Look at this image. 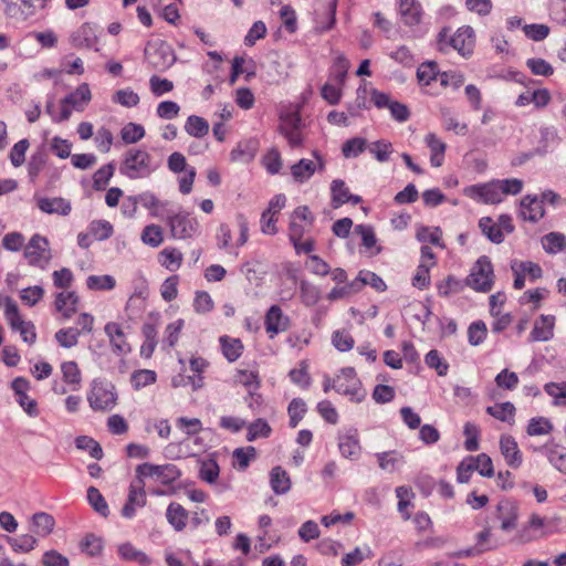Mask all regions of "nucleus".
Wrapping results in <instances>:
<instances>
[{
  "label": "nucleus",
  "instance_id": "1",
  "mask_svg": "<svg viewBox=\"0 0 566 566\" xmlns=\"http://www.w3.org/2000/svg\"><path fill=\"white\" fill-rule=\"evenodd\" d=\"M523 189V181L517 178L494 179L485 184L467 187L463 192L467 197L486 205H496L509 195H518Z\"/></svg>",
  "mask_w": 566,
  "mask_h": 566
},
{
  "label": "nucleus",
  "instance_id": "2",
  "mask_svg": "<svg viewBox=\"0 0 566 566\" xmlns=\"http://www.w3.org/2000/svg\"><path fill=\"white\" fill-rule=\"evenodd\" d=\"M158 168L151 155L139 148H129L125 151L119 166V172L129 179L148 178Z\"/></svg>",
  "mask_w": 566,
  "mask_h": 566
},
{
  "label": "nucleus",
  "instance_id": "3",
  "mask_svg": "<svg viewBox=\"0 0 566 566\" xmlns=\"http://www.w3.org/2000/svg\"><path fill=\"white\" fill-rule=\"evenodd\" d=\"M118 395L115 385L103 378H95L87 392V401L94 411H111L117 405Z\"/></svg>",
  "mask_w": 566,
  "mask_h": 566
},
{
  "label": "nucleus",
  "instance_id": "4",
  "mask_svg": "<svg viewBox=\"0 0 566 566\" xmlns=\"http://www.w3.org/2000/svg\"><path fill=\"white\" fill-rule=\"evenodd\" d=\"M92 98L91 90L87 83H82L77 88L66 95L61 101L60 114H53V104L46 105V112L52 116L54 122H65L71 117L73 111L82 112Z\"/></svg>",
  "mask_w": 566,
  "mask_h": 566
},
{
  "label": "nucleus",
  "instance_id": "5",
  "mask_svg": "<svg viewBox=\"0 0 566 566\" xmlns=\"http://www.w3.org/2000/svg\"><path fill=\"white\" fill-rule=\"evenodd\" d=\"M438 43L440 51H446L448 46H451L467 57L472 54L475 44L474 30L469 25H463L450 36L448 30L444 29L439 33Z\"/></svg>",
  "mask_w": 566,
  "mask_h": 566
},
{
  "label": "nucleus",
  "instance_id": "6",
  "mask_svg": "<svg viewBox=\"0 0 566 566\" xmlns=\"http://www.w3.org/2000/svg\"><path fill=\"white\" fill-rule=\"evenodd\" d=\"M560 522L562 520L558 516L545 518L537 513H532L528 517V521L517 531L514 538L520 544L533 542L546 535V532L543 531L544 527L557 526L560 524Z\"/></svg>",
  "mask_w": 566,
  "mask_h": 566
},
{
  "label": "nucleus",
  "instance_id": "7",
  "mask_svg": "<svg viewBox=\"0 0 566 566\" xmlns=\"http://www.w3.org/2000/svg\"><path fill=\"white\" fill-rule=\"evenodd\" d=\"M493 265L486 255L480 256L471 269L465 283L478 292H489L493 286Z\"/></svg>",
  "mask_w": 566,
  "mask_h": 566
},
{
  "label": "nucleus",
  "instance_id": "8",
  "mask_svg": "<svg viewBox=\"0 0 566 566\" xmlns=\"http://www.w3.org/2000/svg\"><path fill=\"white\" fill-rule=\"evenodd\" d=\"M23 256L29 265L44 270L52 259L49 240L41 234H33L24 247Z\"/></svg>",
  "mask_w": 566,
  "mask_h": 566
},
{
  "label": "nucleus",
  "instance_id": "9",
  "mask_svg": "<svg viewBox=\"0 0 566 566\" xmlns=\"http://www.w3.org/2000/svg\"><path fill=\"white\" fill-rule=\"evenodd\" d=\"M137 479L144 481L145 478H153L163 484H170L178 480L181 475L180 470L171 463L157 465L153 463H142L136 468Z\"/></svg>",
  "mask_w": 566,
  "mask_h": 566
},
{
  "label": "nucleus",
  "instance_id": "10",
  "mask_svg": "<svg viewBox=\"0 0 566 566\" xmlns=\"http://www.w3.org/2000/svg\"><path fill=\"white\" fill-rule=\"evenodd\" d=\"M333 389L338 394L349 396L352 400L357 402L361 401L364 398V394L360 390V382L353 367H345L340 370L335 379H333Z\"/></svg>",
  "mask_w": 566,
  "mask_h": 566
},
{
  "label": "nucleus",
  "instance_id": "11",
  "mask_svg": "<svg viewBox=\"0 0 566 566\" xmlns=\"http://www.w3.org/2000/svg\"><path fill=\"white\" fill-rule=\"evenodd\" d=\"M494 516L500 522L501 531L512 532L517 527L520 505L512 499H503L496 504Z\"/></svg>",
  "mask_w": 566,
  "mask_h": 566
},
{
  "label": "nucleus",
  "instance_id": "12",
  "mask_svg": "<svg viewBox=\"0 0 566 566\" xmlns=\"http://www.w3.org/2000/svg\"><path fill=\"white\" fill-rule=\"evenodd\" d=\"M168 224L171 235L176 239H188L197 234L199 222L188 212H180L169 217Z\"/></svg>",
  "mask_w": 566,
  "mask_h": 566
},
{
  "label": "nucleus",
  "instance_id": "13",
  "mask_svg": "<svg viewBox=\"0 0 566 566\" xmlns=\"http://www.w3.org/2000/svg\"><path fill=\"white\" fill-rule=\"evenodd\" d=\"M145 59L154 69L159 71L168 69L175 62L171 49L164 42L160 44L148 43L145 48Z\"/></svg>",
  "mask_w": 566,
  "mask_h": 566
},
{
  "label": "nucleus",
  "instance_id": "14",
  "mask_svg": "<svg viewBox=\"0 0 566 566\" xmlns=\"http://www.w3.org/2000/svg\"><path fill=\"white\" fill-rule=\"evenodd\" d=\"M313 156L315 160L303 158L291 167V174L295 181L303 184L307 181L315 171H323L325 169V160L323 157L317 151H313Z\"/></svg>",
  "mask_w": 566,
  "mask_h": 566
},
{
  "label": "nucleus",
  "instance_id": "15",
  "mask_svg": "<svg viewBox=\"0 0 566 566\" xmlns=\"http://www.w3.org/2000/svg\"><path fill=\"white\" fill-rule=\"evenodd\" d=\"M145 483L142 479H136L129 486V493L126 504L122 509V515L125 518H133L137 507L146 505Z\"/></svg>",
  "mask_w": 566,
  "mask_h": 566
},
{
  "label": "nucleus",
  "instance_id": "16",
  "mask_svg": "<svg viewBox=\"0 0 566 566\" xmlns=\"http://www.w3.org/2000/svg\"><path fill=\"white\" fill-rule=\"evenodd\" d=\"M264 327L268 336L274 338L277 334L287 331L290 317L283 313L279 305H272L265 314Z\"/></svg>",
  "mask_w": 566,
  "mask_h": 566
},
{
  "label": "nucleus",
  "instance_id": "17",
  "mask_svg": "<svg viewBox=\"0 0 566 566\" xmlns=\"http://www.w3.org/2000/svg\"><path fill=\"white\" fill-rule=\"evenodd\" d=\"M338 449L346 459L357 460L361 452L357 429L350 428L339 433Z\"/></svg>",
  "mask_w": 566,
  "mask_h": 566
},
{
  "label": "nucleus",
  "instance_id": "18",
  "mask_svg": "<svg viewBox=\"0 0 566 566\" xmlns=\"http://www.w3.org/2000/svg\"><path fill=\"white\" fill-rule=\"evenodd\" d=\"M104 332L109 339L113 352L116 355H127L132 352L130 345L127 343L123 328L115 322L105 325Z\"/></svg>",
  "mask_w": 566,
  "mask_h": 566
},
{
  "label": "nucleus",
  "instance_id": "19",
  "mask_svg": "<svg viewBox=\"0 0 566 566\" xmlns=\"http://www.w3.org/2000/svg\"><path fill=\"white\" fill-rule=\"evenodd\" d=\"M500 450L509 467L517 469L523 462V455L516 440L509 434H502L500 438Z\"/></svg>",
  "mask_w": 566,
  "mask_h": 566
},
{
  "label": "nucleus",
  "instance_id": "20",
  "mask_svg": "<svg viewBox=\"0 0 566 566\" xmlns=\"http://www.w3.org/2000/svg\"><path fill=\"white\" fill-rule=\"evenodd\" d=\"M544 207L536 196L526 195L520 202L518 216L524 221L537 222L544 216Z\"/></svg>",
  "mask_w": 566,
  "mask_h": 566
},
{
  "label": "nucleus",
  "instance_id": "21",
  "mask_svg": "<svg viewBox=\"0 0 566 566\" xmlns=\"http://www.w3.org/2000/svg\"><path fill=\"white\" fill-rule=\"evenodd\" d=\"M555 316L542 314L534 323L530 342H547L554 336Z\"/></svg>",
  "mask_w": 566,
  "mask_h": 566
},
{
  "label": "nucleus",
  "instance_id": "22",
  "mask_svg": "<svg viewBox=\"0 0 566 566\" xmlns=\"http://www.w3.org/2000/svg\"><path fill=\"white\" fill-rule=\"evenodd\" d=\"M346 77V69L342 66L333 76V83L327 82L322 87V97L331 105L339 103L342 97V85Z\"/></svg>",
  "mask_w": 566,
  "mask_h": 566
},
{
  "label": "nucleus",
  "instance_id": "23",
  "mask_svg": "<svg viewBox=\"0 0 566 566\" xmlns=\"http://www.w3.org/2000/svg\"><path fill=\"white\" fill-rule=\"evenodd\" d=\"M38 208L49 214H60L67 216L72 210L71 202L62 197L46 198L40 197L36 198Z\"/></svg>",
  "mask_w": 566,
  "mask_h": 566
},
{
  "label": "nucleus",
  "instance_id": "24",
  "mask_svg": "<svg viewBox=\"0 0 566 566\" xmlns=\"http://www.w3.org/2000/svg\"><path fill=\"white\" fill-rule=\"evenodd\" d=\"M97 42V35L94 25L91 23L82 24L72 35L71 43L77 49H91Z\"/></svg>",
  "mask_w": 566,
  "mask_h": 566
},
{
  "label": "nucleus",
  "instance_id": "25",
  "mask_svg": "<svg viewBox=\"0 0 566 566\" xmlns=\"http://www.w3.org/2000/svg\"><path fill=\"white\" fill-rule=\"evenodd\" d=\"M424 143L430 149V164L432 167H440L444 160L447 145L434 133H429L424 137Z\"/></svg>",
  "mask_w": 566,
  "mask_h": 566
},
{
  "label": "nucleus",
  "instance_id": "26",
  "mask_svg": "<svg viewBox=\"0 0 566 566\" xmlns=\"http://www.w3.org/2000/svg\"><path fill=\"white\" fill-rule=\"evenodd\" d=\"M55 526L54 517L45 512H39L31 517V532L45 537L50 535Z\"/></svg>",
  "mask_w": 566,
  "mask_h": 566
},
{
  "label": "nucleus",
  "instance_id": "27",
  "mask_svg": "<svg viewBox=\"0 0 566 566\" xmlns=\"http://www.w3.org/2000/svg\"><path fill=\"white\" fill-rule=\"evenodd\" d=\"M78 296L75 292H61L56 295L55 307L64 318H71L77 310Z\"/></svg>",
  "mask_w": 566,
  "mask_h": 566
},
{
  "label": "nucleus",
  "instance_id": "28",
  "mask_svg": "<svg viewBox=\"0 0 566 566\" xmlns=\"http://www.w3.org/2000/svg\"><path fill=\"white\" fill-rule=\"evenodd\" d=\"M61 371L63 381L70 386V389L76 391L82 385V374L78 365L73 361H64L61 364Z\"/></svg>",
  "mask_w": 566,
  "mask_h": 566
},
{
  "label": "nucleus",
  "instance_id": "29",
  "mask_svg": "<svg viewBox=\"0 0 566 566\" xmlns=\"http://www.w3.org/2000/svg\"><path fill=\"white\" fill-rule=\"evenodd\" d=\"M166 517L169 524L178 532L187 525L188 512L179 503H170L167 507Z\"/></svg>",
  "mask_w": 566,
  "mask_h": 566
},
{
  "label": "nucleus",
  "instance_id": "30",
  "mask_svg": "<svg viewBox=\"0 0 566 566\" xmlns=\"http://www.w3.org/2000/svg\"><path fill=\"white\" fill-rule=\"evenodd\" d=\"M270 484L275 494H285L291 489L287 472L281 467H274L270 472Z\"/></svg>",
  "mask_w": 566,
  "mask_h": 566
},
{
  "label": "nucleus",
  "instance_id": "31",
  "mask_svg": "<svg viewBox=\"0 0 566 566\" xmlns=\"http://www.w3.org/2000/svg\"><path fill=\"white\" fill-rule=\"evenodd\" d=\"M441 72L439 71L438 64L433 61H428L417 70V78L421 86L429 87L432 82L440 80Z\"/></svg>",
  "mask_w": 566,
  "mask_h": 566
},
{
  "label": "nucleus",
  "instance_id": "32",
  "mask_svg": "<svg viewBox=\"0 0 566 566\" xmlns=\"http://www.w3.org/2000/svg\"><path fill=\"white\" fill-rule=\"evenodd\" d=\"M399 10L406 24L415 25L420 22L421 7L417 0H400Z\"/></svg>",
  "mask_w": 566,
  "mask_h": 566
},
{
  "label": "nucleus",
  "instance_id": "33",
  "mask_svg": "<svg viewBox=\"0 0 566 566\" xmlns=\"http://www.w3.org/2000/svg\"><path fill=\"white\" fill-rule=\"evenodd\" d=\"M117 552L122 559L136 562L140 566H148L151 563L150 558L144 552L137 549L130 543L119 545Z\"/></svg>",
  "mask_w": 566,
  "mask_h": 566
},
{
  "label": "nucleus",
  "instance_id": "34",
  "mask_svg": "<svg viewBox=\"0 0 566 566\" xmlns=\"http://www.w3.org/2000/svg\"><path fill=\"white\" fill-rule=\"evenodd\" d=\"M479 227L482 233L493 243H502L504 241V233L490 217H483L479 221Z\"/></svg>",
  "mask_w": 566,
  "mask_h": 566
},
{
  "label": "nucleus",
  "instance_id": "35",
  "mask_svg": "<svg viewBox=\"0 0 566 566\" xmlns=\"http://www.w3.org/2000/svg\"><path fill=\"white\" fill-rule=\"evenodd\" d=\"M182 253L176 248H165L159 253V262L167 270L177 271L182 263Z\"/></svg>",
  "mask_w": 566,
  "mask_h": 566
},
{
  "label": "nucleus",
  "instance_id": "36",
  "mask_svg": "<svg viewBox=\"0 0 566 566\" xmlns=\"http://www.w3.org/2000/svg\"><path fill=\"white\" fill-rule=\"evenodd\" d=\"M185 130L192 137L202 138L209 132V123L203 117L190 115L185 123Z\"/></svg>",
  "mask_w": 566,
  "mask_h": 566
},
{
  "label": "nucleus",
  "instance_id": "37",
  "mask_svg": "<svg viewBox=\"0 0 566 566\" xmlns=\"http://www.w3.org/2000/svg\"><path fill=\"white\" fill-rule=\"evenodd\" d=\"M7 542L17 553H29L38 545V539L32 534H23L19 537L7 536Z\"/></svg>",
  "mask_w": 566,
  "mask_h": 566
},
{
  "label": "nucleus",
  "instance_id": "38",
  "mask_svg": "<svg viewBox=\"0 0 566 566\" xmlns=\"http://www.w3.org/2000/svg\"><path fill=\"white\" fill-rule=\"evenodd\" d=\"M543 249L549 254L562 252L566 247V237L559 232H549L542 238Z\"/></svg>",
  "mask_w": 566,
  "mask_h": 566
},
{
  "label": "nucleus",
  "instance_id": "39",
  "mask_svg": "<svg viewBox=\"0 0 566 566\" xmlns=\"http://www.w3.org/2000/svg\"><path fill=\"white\" fill-rule=\"evenodd\" d=\"M4 316L14 332H19L29 322L21 317L17 304L9 297L6 300Z\"/></svg>",
  "mask_w": 566,
  "mask_h": 566
},
{
  "label": "nucleus",
  "instance_id": "40",
  "mask_svg": "<svg viewBox=\"0 0 566 566\" xmlns=\"http://www.w3.org/2000/svg\"><path fill=\"white\" fill-rule=\"evenodd\" d=\"M222 353L229 361H235L242 354L243 345L238 338L220 337Z\"/></svg>",
  "mask_w": 566,
  "mask_h": 566
},
{
  "label": "nucleus",
  "instance_id": "41",
  "mask_svg": "<svg viewBox=\"0 0 566 566\" xmlns=\"http://www.w3.org/2000/svg\"><path fill=\"white\" fill-rule=\"evenodd\" d=\"M554 429L552 421L545 417H534L528 421L526 433L528 436L549 434Z\"/></svg>",
  "mask_w": 566,
  "mask_h": 566
},
{
  "label": "nucleus",
  "instance_id": "42",
  "mask_svg": "<svg viewBox=\"0 0 566 566\" xmlns=\"http://www.w3.org/2000/svg\"><path fill=\"white\" fill-rule=\"evenodd\" d=\"M440 113L442 124L447 130L454 132L457 135L461 136L468 133V125L465 123H459L450 108L443 107Z\"/></svg>",
  "mask_w": 566,
  "mask_h": 566
},
{
  "label": "nucleus",
  "instance_id": "43",
  "mask_svg": "<svg viewBox=\"0 0 566 566\" xmlns=\"http://www.w3.org/2000/svg\"><path fill=\"white\" fill-rule=\"evenodd\" d=\"M486 412L501 421L513 422L515 407L512 402H502L486 407Z\"/></svg>",
  "mask_w": 566,
  "mask_h": 566
},
{
  "label": "nucleus",
  "instance_id": "44",
  "mask_svg": "<svg viewBox=\"0 0 566 566\" xmlns=\"http://www.w3.org/2000/svg\"><path fill=\"white\" fill-rule=\"evenodd\" d=\"M465 285V281L463 282L453 275H448L447 279L438 283L437 289L440 296L447 297L460 293Z\"/></svg>",
  "mask_w": 566,
  "mask_h": 566
},
{
  "label": "nucleus",
  "instance_id": "45",
  "mask_svg": "<svg viewBox=\"0 0 566 566\" xmlns=\"http://www.w3.org/2000/svg\"><path fill=\"white\" fill-rule=\"evenodd\" d=\"M156 380L157 375L150 369H139L134 371L130 376V384L135 390L153 385Z\"/></svg>",
  "mask_w": 566,
  "mask_h": 566
},
{
  "label": "nucleus",
  "instance_id": "46",
  "mask_svg": "<svg viewBox=\"0 0 566 566\" xmlns=\"http://www.w3.org/2000/svg\"><path fill=\"white\" fill-rule=\"evenodd\" d=\"M81 332L76 327L61 328L55 333V339L60 346L72 348L77 345Z\"/></svg>",
  "mask_w": 566,
  "mask_h": 566
},
{
  "label": "nucleus",
  "instance_id": "47",
  "mask_svg": "<svg viewBox=\"0 0 566 566\" xmlns=\"http://www.w3.org/2000/svg\"><path fill=\"white\" fill-rule=\"evenodd\" d=\"M140 239L145 244L157 248L164 241L163 229L157 224H148L143 229Z\"/></svg>",
  "mask_w": 566,
  "mask_h": 566
},
{
  "label": "nucleus",
  "instance_id": "48",
  "mask_svg": "<svg viewBox=\"0 0 566 566\" xmlns=\"http://www.w3.org/2000/svg\"><path fill=\"white\" fill-rule=\"evenodd\" d=\"M145 136V128L140 124L128 123L120 129V137L125 144H135Z\"/></svg>",
  "mask_w": 566,
  "mask_h": 566
},
{
  "label": "nucleus",
  "instance_id": "49",
  "mask_svg": "<svg viewBox=\"0 0 566 566\" xmlns=\"http://www.w3.org/2000/svg\"><path fill=\"white\" fill-rule=\"evenodd\" d=\"M115 171V166L113 163L106 164L102 166L99 169L95 171L93 175V187L95 190H104L113 177Z\"/></svg>",
  "mask_w": 566,
  "mask_h": 566
},
{
  "label": "nucleus",
  "instance_id": "50",
  "mask_svg": "<svg viewBox=\"0 0 566 566\" xmlns=\"http://www.w3.org/2000/svg\"><path fill=\"white\" fill-rule=\"evenodd\" d=\"M272 432L270 424L262 418L256 419L248 427L247 440L254 441L259 438H268Z\"/></svg>",
  "mask_w": 566,
  "mask_h": 566
},
{
  "label": "nucleus",
  "instance_id": "51",
  "mask_svg": "<svg viewBox=\"0 0 566 566\" xmlns=\"http://www.w3.org/2000/svg\"><path fill=\"white\" fill-rule=\"evenodd\" d=\"M116 281L112 275H90L86 285L93 291H111L115 287Z\"/></svg>",
  "mask_w": 566,
  "mask_h": 566
},
{
  "label": "nucleus",
  "instance_id": "52",
  "mask_svg": "<svg viewBox=\"0 0 566 566\" xmlns=\"http://www.w3.org/2000/svg\"><path fill=\"white\" fill-rule=\"evenodd\" d=\"M367 142L361 137H354L343 144L342 153L345 158H355L365 151Z\"/></svg>",
  "mask_w": 566,
  "mask_h": 566
},
{
  "label": "nucleus",
  "instance_id": "53",
  "mask_svg": "<svg viewBox=\"0 0 566 566\" xmlns=\"http://www.w3.org/2000/svg\"><path fill=\"white\" fill-rule=\"evenodd\" d=\"M112 101L115 104L130 108L138 105L139 96L132 88L127 87L116 91L112 96Z\"/></svg>",
  "mask_w": 566,
  "mask_h": 566
},
{
  "label": "nucleus",
  "instance_id": "54",
  "mask_svg": "<svg viewBox=\"0 0 566 566\" xmlns=\"http://www.w3.org/2000/svg\"><path fill=\"white\" fill-rule=\"evenodd\" d=\"M332 344L339 352H349L355 340L350 333L346 329H337L332 334Z\"/></svg>",
  "mask_w": 566,
  "mask_h": 566
},
{
  "label": "nucleus",
  "instance_id": "55",
  "mask_svg": "<svg viewBox=\"0 0 566 566\" xmlns=\"http://www.w3.org/2000/svg\"><path fill=\"white\" fill-rule=\"evenodd\" d=\"M488 328L483 321H475L468 328V340L472 346H479L486 338Z\"/></svg>",
  "mask_w": 566,
  "mask_h": 566
},
{
  "label": "nucleus",
  "instance_id": "56",
  "mask_svg": "<svg viewBox=\"0 0 566 566\" xmlns=\"http://www.w3.org/2000/svg\"><path fill=\"white\" fill-rule=\"evenodd\" d=\"M512 270H517L522 272L524 275H528L531 281H536L542 277L543 271L542 268L532 261H513L511 264Z\"/></svg>",
  "mask_w": 566,
  "mask_h": 566
},
{
  "label": "nucleus",
  "instance_id": "57",
  "mask_svg": "<svg viewBox=\"0 0 566 566\" xmlns=\"http://www.w3.org/2000/svg\"><path fill=\"white\" fill-rule=\"evenodd\" d=\"M290 427L295 428L306 413V403L301 398H294L289 407Z\"/></svg>",
  "mask_w": 566,
  "mask_h": 566
},
{
  "label": "nucleus",
  "instance_id": "58",
  "mask_svg": "<svg viewBox=\"0 0 566 566\" xmlns=\"http://www.w3.org/2000/svg\"><path fill=\"white\" fill-rule=\"evenodd\" d=\"M75 446L77 449L88 451L90 455L96 460L103 457L102 447L93 438L80 436L75 439Z\"/></svg>",
  "mask_w": 566,
  "mask_h": 566
},
{
  "label": "nucleus",
  "instance_id": "59",
  "mask_svg": "<svg viewBox=\"0 0 566 566\" xmlns=\"http://www.w3.org/2000/svg\"><path fill=\"white\" fill-rule=\"evenodd\" d=\"M90 234L96 240H106L113 235V226L106 220H94L88 227Z\"/></svg>",
  "mask_w": 566,
  "mask_h": 566
},
{
  "label": "nucleus",
  "instance_id": "60",
  "mask_svg": "<svg viewBox=\"0 0 566 566\" xmlns=\"http://www.w3.org/2000/svg\"><path fill=\"white\" fill-rule=\"evenodd\" d=\"M87 500L88 503L94 507V510L102 516L106 517L108 515V505L104 496L96 488L90 486L87 489Z\"/></svg>",
  "mask_w": 566,
  "mask_h": 566
},
{
  "label": "nucleus",
  "instance_id": "61",
  "mask_svg": "<svg viewBox=\"0 0 566 566\" xmlns=\"http://www.w3.org/2000/svg\"><path fill=\"white\" fill-rule=\"evenodd\" d=\"M219 465L216 460L209 459L200 464L199 476L202 481L214 483L219 476Z\"/></svg>",
  "mask_w": 566,
  "mask_h": 566
},
{
  "label": "nucleus",
  "instance_id": "62",
  "mask_svg": "<svg viewBox=\"0 0 566 566\" xmlns=\"http://www.w3.org/2000/svg\"><path fill=\"white\" fill-rule=\"evenodd\" d=\"M547 455L548 461L559 471H563L565 455L559 451V447L554 443H546L538 449Z\"/></svg>",
  "mask_w": 566,
  "mask_h": 566
},
{
  "label": "nucleus",
  "instance_id": "63",
  "mask_svg": "<svg viewBox=\"0 0 566 566\" xmlns=\"http://www.w3.org/2000/svg\"><path fill=\"white\" fill-rule=\"evenodd\" d=\"M545 392L554 398V405H566V381L548 382L544 386Z\"/></svg>",
  "mask_w": 566,
  "mask_h": 566
},
{
  "label": "nucleus",
  "instance_id": "64",
  "mask_svg": "<svg viewBox=\"0 0 566 566\" xmlns=\"http://www.w3.org/2000/svg\"><path fill=\"white\" fill-rule=\"evenodd\" d=\"M331 191L334 207H339L348 202L349 189L346 187L343 180H334L331 186Z\"/></svg>",
  "mask_w": 566,
  "mask_h": 566
}]
</instances>
